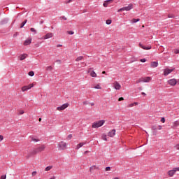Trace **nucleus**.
I'll list each match as a JSON object with an SVG mask.
<instances>
[{
	"instance_id": "obj_1",
	"label": "nucleus",
	"mask_w": 179,
	"mask_h": 179,
	"mask_svg": "<svg viewBox=\"0 0 179 179\" xmlns=\"http://www.w3.org/2000/svg\"><path fill=\"white\" fill-rule=\"evenodd\" d=\"M58 150H66L68 149V143H65V141H60L57 144Z\"/></svg>"
},
{
	"instance_id": "obj_2",
	"label": "nucleus",
	"mask_w": 179,
	"mask_h": 179,
	"mask_svg": "<svg viewBox=\"0 0 179 179\" xmlns=\"http://www.w3.org/2000/svg\"><path fill=\"white\" fill-rule=\"evenodd\" d=\"M106 123V120H99L96 122H94L92 124V128H100V127H103V125H104V124Z\"/></svg>"
},
{
	"instance_id": "obj_3",
	"label": "nucleus",
	"mask_w": 179,
	"mask_h": 179,
	"mask_svg": "<svg viewBox=\"0 0 179 179\" xmlns=\"http://www.w3.org/2000/svg\"><path fill=\"white\" fill-rule=\"evenodd\" d=\"M177 171H179V167L173 168V169L169 171L167 173L170 177H173L174 174H176Z\"/></svg>"
},
{
	"instance_id": "obj_4",
	"label": "nucleus",
	"mask_w": 179,
	"mask_h": 179,
	"mask_svg": "<svg viewBox=\"0 0 179 179\" xmlns=\"http://www.w3.org/2000/svg\"><path fill=\"white\" fill-rule=\"evenodd\" d=\"M38 151L36 148H34L33 150H31V151H29V152L28 153L27 156V159H29V157H31V156H36V155H37Z\"/></svg>"
},
{
	"instance_id": "obj_5",
	"label": "nucleus",
	"mask_w": 179,
	"mask_h": 179,
	"mask_svg": "<svg viewBox=\"0 0 179 179\" xmlns=\"http://www.w3.org/2000/svg\"><path fill=\"white\" fill-rule=\"evenodd\" d=\"M54 34L52 32H48L41 38V40H48V38H52Z\"/></svg>"
},
{
	"instance_id": "obj_6",
	"label": "nucleus",
	"mask_w": 179,
	"mask_h": 179,
	"mask_svg": "<svg viewBox=\"0 0 179 179\" xmlns=\"http://www.w3.org/2000/svg\"><path fill=\"white\" fill-rule=\"evenodd\" d=\"M113 85V87L115 88V90H121V84L117 81H114Z\"/></svg>"
},
{
	"instance_id": "obj_7",
	"label": "nucleus",
	"mask_w": 179,
	"mask_h": 179,
	"mask_svg": "<svg viewBox=\"0 0 179 179\" xmlns=\"http://www.w3.org/2000/svg\"><path fill=\"white\" fill-rule=\"evenodd\" d=\"M68 107H69V103H66L63 105H62L61 106H59L57 108V111H62L64 110H65V108H68Z\"/></svg>"
},
{
	"instance_id": "obj_8",
	"label": "nucleus",
	"mask_w": 179,
	"mask_h": 179,
	"mask_svg": "<svg viewBox=\"0 0 179 179\" xmlns=\"http://www.w3.org/2000/svg\"><path fill=\"white\" fill-rule=\"evenodd\" d=\"M169 85L170 86H176L177 85V80L176 78H172L168 80Z\"/></svg>"
},
{
	"instance_id": "obj_9",
	"label": "nucleus",
	"mask_w": 179,
	"mask_h": 179,
	"mask_svg": "<svg viewBox=\"0 0 179 179\" xmlns=\"http://www.w3.org/2000/svg\"><path fill=\"white\" fill-rule=\"evenodd\" d=\"M173 71H174V69H166L164 70V76H167V75H170V73H171V72H173Z\"/></svg>"
},
{
	"instance_id": "obj_10",
	"label": "nucleus",
	"mask_w": 179,
	"mask_h": 179,
	"mask_svg": "<svg viewBox=\"0 0 179 179\" xmlns=\"http://www.w3.org/2000/svg\"><path fill=\"white\" fill-rule=\"evenodd\" d=\"M36 149L38 153H41V152H44V150H45V146L44 145H42L41 146L37 147Z\"/></svg>"
},
{
	"instance_id": "obj_11",
	"label": "nucleus",
	"mask_w": 179,
	"mask_h": 179,
	"mask_svg": "<svg viewBox=\"0 0 179 179\" xmlns=\"http://www.w3.org/2000/svg\"><path fill=\"white\" fill-rule=\"evenodd\" d=\"M92 68H90L88 71V72L90 73V76H92V78H97V73H96L94 71H92Z\"/></svg>"
},
{
	"instance_id": "obj_12",
	"label": "nucleus",
	"mask_w": 179,
	"mask_h": 179,
	"mask_svg": "<svg viewBox=\"0 0 179 179\" xmlns=\"http://www.w3.org/2000/svg\"><path fill=\"white\" fill-rule=\"evenodd\" d=\"M138 46L141 48H143V50H152V46L151 45L145 46L143 44H141V43L138 44Z\"/></svg>"
},
{
	"instance_id": "obj_13",
	"label": "nucleus",
	"mask_w": 179,
	"mask_h": 179,
	"mask_svg": "<svg viewBox=\"0 0 179 179\" xmlns=\"http://www.w3.org/2000/svg\"><path fill=\"white\" fill-rule=\"evenodd\" d=\"M115 135V129H112L108 133V136H110V138H113Z\"/></svg>"
},
{
	"instance_id": "obj_14",
	"label": "nucleus",
	"mask_w": 179,
	"mask_h": 179,
	"mask_svg": "<svg viewBox=\"0 0 179 179\" xmlns=\"http://www.w3.org/2000/svg\"><path fill=\"white\" fill-rule=\"evenodd\" d=\"M177 127H179V120H176L172 123L171 128L173 129L177 128Z\"/></svg>"
},
{
	"instance_id": "obj_15",
	"label": "nucleus",
	"mask_w": 179,
	"mask_h": 179,
	"mask_svg": "<svg viewBox=\"0 0 179 179\" xmlns=\"http://www.w3.org/2000/svg\"><path fill=\"white\" fill-rule=\"evenodd\" d=\"M141 78L144 83H149V82H150V80H152V78H150V77H145V78Z\"/></svg>"
},
{
	"instance_id": "obj_16",
	"label": "nucleus",
	"mask_w": 179,
	"mask_h": 179,
	"mask_svg": "<svg viewBox=\"0 0 179 179\" xmlns=\"http://www.w3.org/2000/svg\"><path fill=\"white\" fill-rule=\"evenodd\" d=\"M134 8V5H132V3L129 4L126 7H123L124 10H131V9H132Z\"/></svg>"
},
{
	"instance_id": "obj_17",
	"label": "nucleus",
	"mask_w": 179,
	"mask_h": 179,
	"mask_svg": "<svg viewBox=\"0 0 179 179\" xmlns=\"http://www.w3.org/2000/svg\"><path fill=\"white\" fill-rule=\"evenodd\" d=\"M20 61H23L27 58V54H22L19 56Z\"/></svg>"
},
{
	"instance_id": "obj_18",
	"label": "nucleus",
	"mask_w": 179,
	"mask_h": 179,
	"mask_svg": "<svg viewBox=\"0 0 179 179\" xmlns=\"http://www.w3.org/2000/svg\"><path fill=\"white\" fill-rule=\"evenodd\" d=\"M111 2H113V0H106V1H105L104 3H103L104 8H107L108 6V5H110V3H111Z\"/></svg>"
},
{
	"instance_id": "obj_19",
	"label": "nucleus",
	"mask_w": 179,
	"mask_h": 179,
	"mask_svg": "<svg viewBox=\"0 0 179 179\" xmlns=\"http://www.w3.org/2000/svg\"><path fill=\"white\" fill-rule=\"evenodd\" d=\"M159 66V63L157 62H151V68H157Z\"/></svg>"
},
{
	"instance_id": "obj_20",
	"label": "nucleus",
	"mask_w": 179,
	"mask_h": 179,
	"mask_svg": "<svg viewBox=\"0 0 179 179\" xmlns=\"http://www.w3.org/2000/svg\"><path fill=\"white\" fill-rule=\"evenodd\" d=\"M29 44H31V38H28L24 42V45H29Z\"/></svg>"
},
{
	"instance_id": "obj_21",
	"label": "nucleus",
	"mask_w": 179,
	"mask_h": 179,
	"mask_svg": "<svg viewBox=\"0 0 179 179\" xmlns=\"http://www.w3.org/2000/svg\"><path fill=\"white\" fill-rule=\"evenodd\" d=\"M84 145H86V142L80 143L79 144H78V145H76V149L78 150V149H80V148H82Z\"/></svg>"
},
{
	"instance_id": "obj_22",
	"label": "nucleus",
	"mask_w": 179,
	"mask_h": 179,
	"mask_svg": "<svg viewBox=\"0 0 179 179\" xmlns=\"http://www.w3.org/2000/svg\"><path fill=\"white\" fill-rule=\"evenodd\" d=\"M135 106H138V102H134L133 103H130L128 105L129 108H131V107H135Z\"/></svg>"
},
{
	"instance_id": "obj_23",
	"label": "nucleus",
	"mask_w": 179,
	"mask_h": 179,
	"mask_svg": "<svg viewBox=\"0 0 179 179\" xmlns=\"http://www.w3.org/2000/svg\"><path fill=\"white\" fill-rule=\"evenodd\" d=\"M96 169H99L98 167L96 166V165H93L92 166H91L90 168V173H92V171H93V170H96Z\"/></svg>"
},
{
	"instance_id": "obj_24",
	"label": "nucleus",
	"mask_w": 179,
	"mask_h": 179,
	"mask_svg": "<svg viewBox=\"0 0 179 179\" xmlns=\"http://www.w3.org/2000/svg\"><path fill=\"white\" fill-rule=\"evenodd\" d=\"M31 141H32V142H40V139L36 138L35 137H31Z\"/></svg>"
},
{
	"instance_id": "obj_25",
	"label": "nucleus",
	"mask_w": 179,
	"mask_h": 179,
	"mask_svg": "<svg viewBox=\"0 0 179 179\" xmlns=\"http://www.w3.org/2000/svg\"><path fill=\"white\" fill-rule=\"evenodd\" d=\"M101 139H103V141H107V135L106 134H103L101 135Z\"/></svg>"
},
{
	"instance_id": "obj_26",
	"label": "nucleus",
	"mask_w": 179,
	"mask_h": 179,
	"mask_svg": "<svg viewBox=\"0 0 179 179\" xmlns=\"http://www.w3.org/2000/svg\"><path fill=\"white\" fill-rule=\"evenodd\" d=\"M21 90H22V92H27V90H28L27 85H25L21 88Z\"/></svg>"
},
{
	"instance_id": "obj_27",
	"label": "nucleus",
	"mask_w": 179,
	"mask_h": 179,
	"mask_svg": "<svg viewBox=\"0 0 179 179\" xmlns=\"http://www.w3.org/2000/svg\"><path fill=\"white\" fill-rule=\"evenodd\" d=\"M83 59V56H80L76 59V62H79V61H82Z\"/></svg>"
},
{
	"instance_id": "obj_28",
	"label": "nucleus",
	"mask_w": 179,
	"mask_h": 179,
	"mask_svg": "<svg viewBox=\"0 0 179 179\" xmlns=\"http://www.w3.org/2000/svg\"><path fill=\"white\" fill-rule=\"evenodd\" d=\"M52 169V166H48L45 169V171H50Z\"/></svg>"
},
{
	"instance_id": "obj_29",
	"label": "nucleus",
	"mask_w": 179,
	"mask_h": 179,
	"mask_svg": "<svg viewBox=\"0 0 179 179\" xmlns=\"http://www.w3.org/2000/svg\"><path fill=\"white\" fill-rule=\"evenodd\" d=\"M139 20H141L139 18L138 19L134 18L133 20H131V23H137V22H139Z\"/></svg>"
},
{
	"instance_id": "obj_30",
	"label": "nucleus",
	"mask_w": 179,
	"mask_h": 179,
	"mask_svg": "<svg viewBox=\"0 0 179 179\" xmlns=\"http://www.w3.org/2000/svg\"><path fill=\"white\" fill-rule=\"evenodd\" d=\"M34 84H29V85H27V87L28 88V90H30V89H31V87H34Z\"/></svg>"
},
{
	"instance_id": "obj_31",
	"label": "nucleus",
	"mask_w": 179,
	"mask_h": 179,
	"mask_svg": "<svg viewBox=\"0 0 179 179\" xmlns=\"http://www.w3.org/2000/svg\"><path fill=\"white\" fill-rule=\"evenodd\" d=\"M26 23H27V20H25L21 24L20 28L22 29V27H24V24H26Z\"/></svg>"
},
{
	"instance_id": "obj_32",
	"label": "nucleus",
	"mask_w": 179,
	"mask_h": 179,
	"mask_svg": "<svg viewBox=\"0 0 179 179\" xmlns=\"http://www.w3.org/2000/svg\"><path fill=\"white\" fill-rule=\"evenodd\" d=\"M94 89H101V86H100V84H98L95 87H94Z\"/></svg>"
},
{
	"instance_id": "obj_33",
	"label": "nucleus",
	"mask_w": 179,
	"mask_h": 179,
	"mask_svg": "<svg viewBox=\"0 0 179 179\" xmlns=\"http://www.w3.org/2000/svg\"><path fill=\"white\" fill-rule=\"evenodd\" d=\"M28 75H29V76H34V71H29V73H28Z\"/></svg>"
},
{
	"instance_id": "obj_34",
	"label": "nucleus",
	"mask_w": 179,
	"mask_h": 179,
	"mask_svg": "<svg viewBox=\"0 0 179 179\" xmlns=\"http://www.w3.org/2000/svg\"><path fill=\"white\" fill-rule=\"evenodd\" d=\"M46 71H52V66H47Z\"/></svg>"
},
{
	"instance_id": "obj_35",
	"label": "nucleus",
	"mask_w": 179,
	"mask_h": 179,
	"mask_svg": "<svg viewBox=\"0 0 179 179\" xmlns=\"http://www.w3.org/2000/svg\"><path fill=\"white\" fill-rule=\"evenodd\" d=\"M141 82H143L142 78H139L138 80H137L136 81V83L138 84V83H141Z\"/></svg>"
},
{
	"instance_id": "obj_36",
	"label": "nucleus",
	"mask_w": 179,
	"mask_h": 179,
	"mask_svg": "<svg viewBox=\"0 0 179 179\" xmlns=\"http://www.w3.org/2000/svg\"><path fill=\"white\" fill-rule=\"evenodd\" d=\"M30 30H31V31H32L33 33H37V31L36 30V29H34V28H31L30 29Z\"/></svg>"
},
{
	"instance_id": "obj_37",
	"label": "nucleus",
	"mask_w": 179,
	"mask_h": 179,
	"mask_svg": "<svg viewBox=\"0 0 179 179\" xmlns=\"http://www.w3.org/2000/svg\"><path fill=\"white\" fill-rule=\"evenodd\" d=\"M111 23H112L111 20H106V24H111Z\"/></svg>"
},
{
	"instance_id": "obj_38",
	"label": "nucleus",
	"mask_w": 179,
	"mask_h": 179,
	"mask_svg": "<svg viewBox=\"0 0 179 179\" xmlns=\"http://www.w3.org/2000/svg\"><path fill=\"white\" fill-rule=\"evenodd\" d=\"M161 122H162V124H164V122H166V119L164 117H162Z\"/></svg>"
},
{
	"instance_id": "obj_39",
	"label": "nucleus",
	"mask_w": 179,
	"mask_h": 179,
	"mask_svg": "<svg viewBox=\"0 0 179 179\" xmlns=\"http://www.w3.org/2000/svg\"><path fill=\"white\" fill-rule=\"evenodd\" d=\"M37 175V171H33L31 173L32 177H35Z\"/></svg>"
},
{
	"instance_id": "obj_40",
	"label": "nucleus",
	"mask_w": 179,
	"mask_h": 179,
	"mask_svg": "<svg viewBox=\"0 0 179 179\" xmlns=\"http://www.w3.org/2000/svg\"><path fill=\"white\" fill-rule=\"evenodd\" d=\"M19 114H20V115H22V114H24V111L23 110H20L19 111Z\"/></svg>"
},
{
	"instance_id": "obj_41",
	"label": "nucleus",
	"mask_w": 179,
	"mask_h": 179,
	"mask_svg": "<svg viewBox=\"0 0 179 179\" xmlns=\"http://www.w3.org/2000/svg\"><path fill=\"white\" fill-rule=\"evenodd\" d=\"M67 33H68V34H71V35L75 34V32H73V31H68Z\"/></svg>"
},
{
	"instance_id": "obj_42",
	"label": "nucleus",
	"mask_w": 179,
	"mask_h": 179,
	"mask_svg": "<svg viewBox=\"0 0 179 179\" xmlns=\"http://www.w3.org/2000/svg\"><path fill=\"white\" fill-rule=\"evenodd\" d=\"M0 179H6V175L1 176Z\"/></svg>"
},
{
	"instance_id": "obj_43",
	"label": "nucleus",
	"mask_w": 179,
	"mask_h": 179,
	"mask_svg": "<svg viewBox=\"0 0 179 179\" xmlns=\"http://www.w3.org/2000/svg\"><path fill=\"white\" fill-rule=\"evenodd\" d=\"M110 170H111V168L110 166L106 168V171H110Z\"/></svg>"
},
{
	"instance_id": "obj_44",
	"label": "nucleus",
	"mask_w": 179,
	"mask_h": 179,
	"mask_svg": "<svg viewBox=\"0 0 179 179\" xmlns=\"http://www.w3.org/2000/svg\"><path fill=\"white\" fill-rule=\"evenodd\" d=\"M175 54H179V49H176L174 50Z\"/></svg>"
},
{
	"instance_id": "obj_45",
	"label": "nucleus",
	"mask_w": 179,
	"mask_h": 179,
	"mask_svg": "<svg viewBox=\"0 0 179 179\" xmlns=\"http://www.w3.org/2000/svg\"><path fill=\"white\" fill-rule=\"evenodd\" d=\"M3 141V136L0 135V142H2Z\"/></svg>"
},
{
	"instance_id": "obj_46",
	"label": "nucleus",
	"mask_w": 179,
	"mask_h": 179,
	"mask_svg": "<svg viewBox=\"0 0 179 179\" xmlns=\"http://www.w3.org/2000/svg\"><path fill=\"white\" fill-rule=\"evenodd\" d=\"M67 139H72V134H69V135L67 136Z\"/></svg>"
},
{
	"instance_id": "obj_47",
	"label": "nucleus",
	"mask_w": 179,
	"mask_h": 179,
	"mask_svg": "<svg viewBox=\"0 0 179 179\" xmlns=\"http://www.w3.org/2000/svg\"><path fill=\"white\" fill-rule=\"evenodd\" d=\"M83 104H84V106H87V104H88L87 101H83Z\"/></svg>"
},
{
	"instance_id": "obj_48",
	"label": "nucleus",
	"mask_w": 179,
	"mask_h": 179,
	"mask_svg": "<svg viewBox=\"0 0 179 179\" xmlns=\"http://www.w3.org/2000/svg\"><path fill=\"white\" fill-rule=\"evenodd\" d=\"M124 101V97H120L118 99V101Z\"/></svg>"
},
{
	"instance_id": "obj_49",
	"label": "nucleus",
	"mask_w": 179,
	"mask_h": 179,
	"mask_svg": "<svg viewBox=\"0 0 179 179\" xmlns=\"http://www.w3.org/2000/svg\"><path fill=\"white\" fill-rule=\"evenodd\" d=\"M122 10H124V7L122 8H120V9H119V10H117V12H118V13L122 12Z\"/></svg>"
},
{
	"instance_id": "obj_50",
	"label": "nucleus",
	"mask_w": 179,
	"mask_h": 179,
	"mask_svg": "<svg viewBox=\"0 0 179 179\" xmlns=\"http://www.w3.org/2000/svg\"><path fill=\"white\" fill-rule=\"evenodd\" d=\"M168 17L173 18V17H174V15H168Z\"/></svg>"
},
{
	"instance_id": "obj_51",
	"label": "nucleus",
	"mask_w": 179,
	"mask_h": 179,
	"mask_svg": "<svg viewBox=\"0 0 179 179\" xmlns=\"http://www.w3.org/2000/svg\"><path fill=\"white\" fill-rule=\"evenodd\" d=\"M140 61L141 62H145L146 61V59H141Z\"/></svg>"
},
{
	"instance_id": "obj_52",
	"label": "nucleus",
	"mask_w": 179,
	"mask_h": 179,
	"mask_svg": "<svg viewBox=\"0 0 179 179\" xmlns=\"http://www.w3.org/2000/svg\"><path fill=\"white\" fill-rule=\"evenodd\" d=\"M162 129V125H159V126H158V129H159V131H161Z\"/></svg>"
},
{
	"instance_id": "obj_53",
	"label": "nucleus",
	"mask_w": 179,
	"mask_h": 179,
	"mask_svg": "<svg viewBox=\"0 0 179 179\" xmlns=\"http://www.w3.org/2000/svg\"><path fill=\"white\" fill-rule=\"evenodd\" d=\"M57 48H59V47H62V45H57Z\"/></svg>"
},
{
	"instance_id": "obj_54",
	"label": "nucleus",
	"mask_w": 179,
	"mask_h": 179,
	"mask_svg": "<svg viewBox=\"0 0 179 179\" xmlns=\"http://www.w3.org/2000/svg\"><path fill=\"white\" fill-rule=\"evenodd\" d=\"M71 1L72 0H69L68 1H66V3H71Z\"/></svg>"
},
{
	"instance_id": "obj_55",
	"label": "nucleus",
	"mask_w": 179,
	"mask_h": 179,
	"mask_svg": "<svg viewBox=\"0 0 179 179\" xmlns=\"http://www.w3.org/2000/svg\"><path fill=\"white\" fill-rule=\"evenodd\" d=\"M141 94H142L143 96H146V93H145V92H142Z\"/></svg>"
},
{
	"instance_id": "obj_56",
	"label": "nucleus",
	"mask_w": 179,
	"mask_h": 179,
	"mask_svg": "<svg viewBox=\"0 0 179 179\" xmlns=\"http://www.w3.org/2000/svg\"><path fill=\"white\" fill-rule=\"evenodd\" d=\"M87 153H89V151H85V152H84V155H87Z\"/></svg>"
},
{
	"instance_id": "obj_57",
	"label": "nucleus",
	"mask_w": 179,
	"mask_h": 179,
	"mask_svg": "<svg viewBox=\"0 0 179 179\" xmlns=\"http://www.w3.org/2000/svg\"><path fill=\"white\" fill-rule=\"evenodd\" d=\"M176 148H177L178 150H179V144H178V145H176Z\"/></svg>"
},
{
	"instance_id": "obj_58",
	"label": "nucleus",
	"mask_w": 179,
	"mask_h": 179,
	"mask_svg": "<svg viewBox=\"0 0 179 179\" xmlns=\"http://www.w3.org/2000/svg\"><path fill=\"white\" fill-rule=\"evenodd\" d=\"M103 75H106V71L102 72Z\"/></svg>"
},
{
	"instance_id": "obj_59",
	"label": "nucleus",
	"mask_w": 179,
	"mask_h": 179,
	"mask_svg": "<svg viewBox=\"0 0 179 179\" xmlns=\"http://www.w3.org/2000/svg\"><path fill=\"white\" fill-rule=\"evenodd\" d=\"M113 179H120V178L116 177V178H113Z\"/></svg>"
},
{
	"instance_id": "obj_60",
	"label": "nucleus",
	"mask_w": 179,
	"mask_h": 179,
	"mask_svg": "<svg viewBox=\"0 0 179 179\" xmlns=\"http://www.w3.org/2000/svg\"><path fill=\"white\" fill-rule=\"evenodd\" d=\"M62 18H63L64 20H66V17H63Z\"/></svg>"
},
{
	"instance_id": "obj_61",
	"label": "nucleus",
	"mask_w": 179,
	"mask_h": 179,
	"mask_svg": "<svg viewBox=\"0 0 179 179\" xmlns=\"http://www.w3.org/2000/svg\"><path fill=\"white\" fill-rule=\"evenodd\" d=\"M91 106H94V103H91Z\"/></svg>"
},
{
	"instance_id": "obj_62",
	"label": "nucleus",
	"mask_w": 179,
	"mask_h": 179,
	"mask_svg": "<svg viewBox=\"0 0 179 179\" xmlns=\"http://www.w3.org/2000/svg\"><path fill=\"white\" fill-rule=\"evenodd\" d=\"M38 121H39V122H41V118H39Z\"/></svg>"
},
{
	"instance_id": "obj_63",
	"label": "nucleus",
	"mask_w": 179,
	"mask_h": 179,
	"mask_svg": "<svg viewBox=\"0 0 179 179\" xmlns=\"http://www.w3.org/2000/svg\"><path fill=\"white\" fill-rule=\"evenodd\" d=\"M57 62H61V60H57Z\"/></svg>"
},
{
	"instance_id": "obj_64",
	"label": "nucleus",
	"mask_w": 179,
	"mask_h": 179,
	"mask_svg": "<svg viewBox=\"0 0 179 179\" xmlns=\"http://www.w3.org/2000/svg\"><path fill=\"white\" fill-rule=\"evenodd\" d=\"M178 85H179V80H178Z\"/></svg>"
}]
</instances>
